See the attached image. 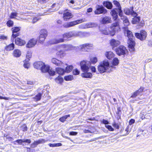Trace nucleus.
<instances>
[{
	"mask_svg": "<svg viewBox=\"0 0 152 152\" xmlns=\"http://www.w3.org/2000/svg\"><path fill=\"white\" fill-rule=\"evenodd\" d=\"M22 130L23 131H26L27 130V127L26 125H23L22 126Z\"/></svg>",
	"mask_w": 152,
	"mask_h": 152,
	"instance_id": "nucleus-59",
	"label": "nucleus"
},
{
	"mask_svg": "<svg viewBox=\"0 0 152 152\" xmlns=\"http://www.w3.org/2000/svg\"><path fill=\"white\" fill-rule=\"evenodd\" d=\"M80 65L82 71L83 72H88L91 66L89 61H83L80 63Z\"/></svg>",
	"mask_w": 152,
	"mask_h": 152,
	"instance_id": "nucleus-4",
	"label": "nucleus"
},
{
	"mask_svg": "<svg viewBox=\"0 0 152 152\" xmlns=\"http://www.w3.org/2000/svg\"><path fill=\"white\" fill-rule=\"evenodd\" d=\"M66 53L63 50H59L56 53V55L58 57L63 58L66 55Z\"/></svg>",
	"mask_w": 152,
	"mask_h": 152,
	"instance_id": "nucleus-29",
	"label": "nucleus"
},
{
	"mask_svg": "<svg viewBox=\"0 0 152 152\" xmlns=\"http://www.w3.org/2000/svg\"><path fill=\"white\" fill-rule=\"evenodd\" d=\"M134 16V17L133 18L132 23L133 24H136L139 22L140 20V18L139 17Z\"/></svg>",
	"mask_w": 152,
	"mask_h": 152,
	"instance_id": "nucleus-36",
	"label": "nucleus"
},
{
	"mask_svg": "<svg viewBox=\"0 0 152 152\" xmlns=\"http://www.w3.org/2000/svg\"><path fill=\"white\" fill-rule=\"evenodd\" d=\"M46 37L45 36L40 34L39 36V42L40 43H43Z\"/></svg>",
	"mask_w": 152,
	"mask_h": 152,
	"instance_id": "nucleus-40",
	"label": "nucleus"
},
{
	"mask_svg": "<svg viewBox=\"0 0 152 152\" xmlns=\"http://www.w3.org/2000/svg\"><path fill=\"white\" fill-rule=\"evenodd\" d=\"M20 30V27H13L12 28V35L11 38V40L13 41L15 38L19 35L18 32Z\"/></svg>",
	"mask_w": 152,
	"mask_h": 152,
	"instance_id": "nucleus-7",
	"label": "nucleus"
},
{
	"mask_svg": "<svg viewBox=\"0 0 152 152\" xmlns=\"http://www.w3.org/2000/svg\"><path fill=\"white\" fill-rule=\"evenodd\" d=\"M50 67L49 65H45L44 63V65H43L40 70L42 72L45 73L48 72L50 70Z\"/></svg>",
	"mask_w": 152,
	"mask_h": 152,
	"instance_id": "nucleus-27",
	"label": "nucleus"
},
{
	"mask_svg": "<svg viewBox=\"0 0 152 152\" xmlns=\"http://www.w3.org/2000/svg\"><path fill=\"white\" fill-rule=\"evenodd\" d=\"M127 43L128 44V47L129 50L131 52H133L134 50V46L135 43L132 39H128Z\"/></svg>",
	"mask_w": 152,
	"mask_h": 152,
	"instance_id": "nucleus-11",
	"label": "nucleus"
},
{
	"mask_svg": "<svg viewBox=\"0 0 152 152\" xmlns=\"http://www.w3.org/2000/svg\"><path fill=\"white\" fill-rule=\"evenodd\" d=\"M40 34L47 37L48 35V31L46 29H43L41 30Z\"/></svg>",
	"mask_w": 152,
	"mask_h": 152,
	"instance_id": "nucleus-45",
	"label": "nucleus"
},
{
	"mask_svg": "<svg viewBox=\"0 0 152 152\" xmlns=\"http://www.w3.org/2000/svg\"><path fill=\"white\" fill-rule=\"evenodd\" d=\"M7 25L9 27H12L13 25V21L10 20H9L7 23Z\"/></svg>",
	"mask_w": 152,
	"mask_h": 152,
	"instance_id": "nucleus-48",
	"label": "nucleus"
},
{
	"mask_svg": "<svg viewBox=\"0 0 152 152\" xmlns=\"http://www.w3.org/2000/svg\"><path fill=\"white\" fill-rule=\"evenodd\" d=\"M102 34L105 35H110L111 31L108 28H105L100 29Z\"/></svg>",
	"mask_w": 152,
	"mask_h": 152,
	"instance_id": "nucleus-26",
	"label": "nucleus"
},
{
	"mask_svg": "<svg viewBox=\"0 0 152 152\" xmlns=\"http://www.w3.org/2000/svg\"><path fill=\"white\" fill-rule=\"evenodd\" d=\"M135 120L133 119H131L129 121V124L130 125H132L135 122Z\"/></svg>",
	"mask_w": 152,
	"mask_h": 152,
	"instance_id": "nucleus-60",
	"label": "nucleus"
},
{
	"mask_svg": "<svg viewBox=\"0 0 152 152\" xmlns=\"http://www.w3.org/2000/svg\"><path fill=\"white\" fill-rule=\"evenodd\" d=\"M73 77L72 75H69L66 76L64 77V79L66 81H70L73 79Z\"/></svg>",
	"mask_w": 152,
	"mask_h": 152,
	"instance_id": "nucleus-44",
	"label": "nucleus"
},
{
	"mask_svg": "<svg viewBox=\"0 0 152 152\" xmlns=\"http://www.w3.org/2000/svg\"><path fill=\"white\" fill-rule=\"evenodd\" d=\"M124 28V33L126 34V36L129 39H132L134 36L132 32L128 29L127 27H125Z\"/></svg>",
	"mask_w": 152,
	"mask_h": 152,
	"instance_id": "nucleus-17",
	"label": "nucleus"
},
{
	"mask_svg": "<svg viewBox=\"0 0 152 152\" xmlns=\"http://www.w3.org/2000/svg\"><path fill=\"white\" fill-rule=\"evenodd\" d=\"M109 67V64L107 60H105L101 62L98 66V70L101 73H103L107 71Z\"/></svg>",
	"mask_w": 152,
	"mask_h": 152,
	"instance_id": "nucleus-1",
	"label": "nucleus"
},
{
	"mask_svg": "<svg viewBox=\"0 0 152 152\" xmlns=\"http://www.w3.org/2000/svg\"><path fill=\"white\" fill-rule=\"evenodd\" d=\"M40 19V18H39L35 17L33 18L32 21V23H34Z\"/></svg>",
	"mask_w": 152,
	"mask_h": 152,
	"instance_id": "nucleus-56",
	"label": "nucleus"
},
{
	"mask_svg": "<svg viewBox=\"0 0 152 152\" xmlns=\"http://www.w3.org/2000/svg\"><path fill=\"white\" fill-rule=\"evenodd\" d=\"M113 126L116 129H118L119 128V126L118 124L115 122H114L113 124Z\"/></svg>",
	"mask_w": 152,
	"mask_h": 152,
	"instance_id": "nucleus-57",
	"label": "nucleus"
},
{
	"mask_svg": "<svg viewBox=\"0 0 152 152\" xmlns=\"http://www.w3.org/2000/svg\"><path fill=\"white\" fill-rule=\"evenodd\" d=\"M21 51L18 49H16L14 50L13 53V56L16 57H19L21 55Z\"/></svg>",
	"mask_w": 152,
	"mask_h": 152,
	"instance_id": "nucleus-30",
	"label": "nucleus"
},
{
	"mask_svg": "<svg viewBox=\"0 0 152 152\" xmlns=\"http://www.w3.org/2000/svg\"><path fill=\"white\" fill-rule=\"evenodd\" d=\"M105 127L110 131H113L114 130L113 128L111 126L109 125H106Z\"/></svg>",
	"mask_w": 152,
	"mask_h": 152,
	"instance_id": "nucleus-54",
	"label": "nucleus"
},
{
	"mask_svg": "<svg viewBox=\"0 0 152 152\" xmlns=\"http://www.w3.org/2000/svg\"><path fill=\"white\" fill-rule=\"evenodd\" d=\"M7 37L4 35H1L0 36V39L3 40H7Z\"/></svg>",
	"mask_w": 152,
	"mask_h": 152,
	"instance_id": "nucleus-61",
	"label": "nucleus"
},
{
	"mask_svg": "<svg viewBox=\"0 0 152 152\" xmlns=\"http://www.w3.org/2000/svg\"><path fill=\"white\" fill-rule=\"evenodd\" d=\"M15 142H17L19 144L21 145L23 142V140L21 139L17 140L14 142V144H15Z\"/></svg>",
	"mask_w": 152,
	"mask_h": 152,
	"instance_id": "nucleus-52",
	"label": "nucleus"
},
{
	"mask_svg": "<svg viewBox=\"0 0 152 152\" xmlns=\"http://www.w3.org/2000/svg\"><path fill=\"white\" fill-rule=\"evenodd\" d=\"M106 57L108 59H110L114 56V54L111 51L107 52L105 53Z\"/></svg>",
	"mask_w": 152,
	"mask_h": 152,
	"instance_id": "nucleus-33",
	"label": "nucleus"
},
{
	"mask_svg": "<svg viewBox=\"0 0 152 152\" xmlns=\"http://www.w3.org/2000/svg\"><path fill=\"white\" fill-rule=\"evenodd\" d=\"M73 74L75 75H78L80 73V71L77 69H74L73 71Z\"/></svg>",
	"mask_w": 152,
	"mask_h": 152,
	"instance_id": "nucleus-55",
	"label": "nucleus"
},
{
	"mask_svg": "<svg viewBox=\"0 0 152 152\" xmlns=\"http://www.w3.org/2000/svg\"><path fill=\"white\" fill-rule=\"evenodd\" d=\"M113 4L115 5L116 7H118V9H116V10H118L117 12L118 13V14L121 15V13L123 12L121 10V6L119 2L116 0L113 1Z\"/></svg>",
	"mask_w": 152,
	"mask_h": 152,
	"instance_id": "nucleus-20",
	"label": "nucleus"
},
{
	"mask_svg": "<svg viewBox=\"0 0 152 152\" xmlns=\"http://www.w3.org/2000/svg\"><path fill=\"white\" fill-rule=\"evenodd\" d=\"M91 63L93 64H95L97 61V59L96 57H94L91 58Z\"/></svg>",
	"mask_w": 152,
	"mask_h": 152,
	"instance_id": "nucleus-47",
	"label": "nucleus"
},
{
	"mask_svg": "<svg viewBox=\"0 0 152 152\" xmlns=\"http://www.w3.org/2000/svg\"><path fill=\"white\" fill-rule=\"evenodd\" d=\"M59 47H61L65 49L66 51H69L73 50H77V47L76 46H73L70 45H63L61 44L59 46Z\"/></svg>",
	"mask_w": 152,
	"mask_h": 152,
	"instance_id": "nucleus-12",
	"label": "nucleus"
},
{
	"mask_svg": "<svg viewBox=\"0 0 152 152\" xmlns=\"http://www.w3.org/2000/svg\"><path fill=\"white\" fill-rule=\"evenodd\" d=\"M86 21L87 20L86 19H82L72 22L66 23L64 24L63 26L65 28H69L78 24L81 23Z\"/></svg>",
	"mask_w": 152,
	"mask_h": 152,
	"instance_id": "nucleus-3",
	"label": "nucleus"
},
{
	"mask_svg": "<svg viewBox=\"0 0 152 152\" xmlns=\"http://www.w3.org/2000/svg\"><path fill=\"white\" fill-rule=\"evenodd\" d=\"M144 89V88L143 87H141L138 90L134 92L131 97L134 98L138 95H142V93Z\"/></svg>",
	"mask_w": 152,
	"mask_h": 152,
	"instance_id": "nucleus-19",
	"label": "nucleus"
},
{
	"mask_svg": "<svg viewBox=\"0 0 152 152\" xmlns=\"http://www.w3.org/2000/svg\"><path fill=\"white\" fill-rule=\"evenodd\" d=\"M77 47V50L82 51L86 50V49H89L90 48L92 47V45L91 44L86 43L80 45L78 46H76Z\"/></svg>",
	"mask_w": 152,
	"mask_h": 152,
	"instance_id": "nucleus-9",
	"label": "nucleus"
},
{
	"mask_svg": "<svg viewBox=\"0 0 152 152\" xmlns=\"http://www.w3.org/2000/svg\"><path fill=\"white\" fill-rule=\"evenodd\" d=\"M135 35L137 38L142 41L146 39L147 37V33L145 31L142 30L140 31V33H135Z\"/></svg>",
	"mask_w": 152,
	"mask_h": 152,
	"instance_id": "nucleus-8",
	"label": "nucleus"
},
{
	"mask_svg": "<svg viewBox=\"0 0 152 152\" xmlns=\"http://www.w3.org/2000/svg\"><path fill=\"white\" fill-rule=\"evenodd\" d=\"M110 44L113 46V49L114 47H116L120 44V42L118 40L112 39L110 41Z\"/></svg>",
	"mask_w": 152,
	"mask_h": 152,
	"instance_id": "nucleus-22",
	"label": "nucleus"
},
{
	"mask_svg": "<svg viewBox=\"0 0 152 152\" xmlns=\"http://www.w3.org/2000/svg\"><path fill=\"white\" fill-rule=\"evenodd\" d=\"M51 62L52 63L58 66H61L63 64L61 61L58 60L55 58H53L52 59Z\"/></svg>",
	"mask_w": 152,
	"mask_h": 152,
	"instance_id": "nucleus-23",
	"label": "nucleus"
},
{
	"mask_svg": "<svg viewBox=\"0 0 152 152\" xmlns=\"http://www.w3.org/2000/svg\"><path fill=\"white\" fill-rule=\"evenodd\" d=\"M94 26V24L93 23H90L88 24L87 27L88 28H91L93 27Z\"/></svg>",
	"mask_w": 152,
	"mask_h": 152,
	"instance_id": "nucleus-64",
	"label": "nucleus"
},
{
	"mask_svg": "<svg viewBox=\"0 0 152 152\" xmlns=\"http://www.w3.org/2000/svg\"><path fill=\"white\" fill-rule=\"evenodd\" d=\"M37 41L36 39H32L29 41L26 45V47L28 48H31L34 46L36 44Z\"/></svg>",
	"mask_w": 152,
	"mask_h": 152,
	"instance_id": "nucleus-21",
	"label": "nucleus"
},
{
	"mask_svg": "<svg viewBox=\"0 0 152 152\" xmlns=\"http://www.w3.org/2000/svg\"><path fill=\"white\" fill-rule=\"evenodd\" d=\"M23 142H26L28 144H30L31 142V141L30 139H27L23 140Z\"/></svg>",
	"mask_w": 152,
	"mask_h": 152,
	"instance_id": "nucleus-62",
	"label": "nucleus"
},
{
	"mask_svg": "<svg viewBox=\"0 0 152 152\" xmlns=\"http://www.w3.org/2000/svg\"><path fill=\"white\" fill-rule=\"evenodd\" d=\"M96 7V10L94 11L95 14H105L107 12V10L102 6L97 5Z\"/></svg>",
	"mask_w": 152,
	"mask_h": 152,
	"instance_id": "nucleus-6",
	"label": "nucleus"
},
{
	"mask_svg": "<svg viewBox=\"0 0 152 152\" xmlns=\"http://www.w3.org/2000/svg\"><path fill=\"white\" fill-rule=\"evenodd\" d=\"M111 22V18L110 17L108 16L102 17L101 18L100 20V23L103 24L110 23Z\"/></svg>",
	"mask_w": 152,
	"mask_h": 152,
	"instance_id": "nucleus-13",
	"label": "nucleus"
},
{
	"mask_svg": "<svg viewBox=\"0 0 152 152\" xmlns=\"http://www.w3.org/2000/svg\"><path fill=\"white\" fill-rule=\"evenodd\" d=\"M133 7H130V9L128 8H125L124 12V13L126 15H131L133 16H137V13L133 10Z\"/></svg>",
	"mask_w": 152,
	"mask_h": 152,
	"instance_id": "nucleus-10",
	"label": "nucleus"
},
{
	"mask_svg": "<svg viewBox=\"0 0 152 152\" xmlns=\"http://www.w3.org/2000/svg\"><path fill=\"white\" fill-rule=\"evenodd\" d=\"M56 72L59 75H63L65 72L64 69L60 67H58L56 69Z\"/></svg>",
	"mask_w": 152,
	"mask_h": 152,
	"instance_id": "nucleus-34",
	"label": "nucleus"
},
{
	"mask_svg": "<svg viewBox=\"0 0 152 152\" xmlns=\"http://www.w3.org/2000/svg\"><path fill=\"white\" fill-rule=\"evenodd\" d=\"M48 72L49 75L51 76H53L55 73V72L53 70H52L50 69V70Z\"/></svg>",
	"mask_w": 152,
	"mask_h": 152,
	"instance_id": "nucleus-53",
	"label": "nucleus"
},
{
	"mask_svg": "<svg viewBox=\"0 0 152 152\" xmlns=\"http://www.w3.org/2000/svg\"><path fill=\"white\" fill-rule=\"evenodd\" d=\"M110 13L113 19L114 20H116L118 17L117 12L115 10H113L111 11Z\"/></svg>",
	"mask_w": 152,
	"mask_h": 152,
	"instance_id": "nucleus-31",
	"label": "nucleus"
},
{
	"mask_svg": "<svg viewBox=\"0 0 152 152\" xmlns=\"http://www.w3.org/2000/svg\"><path fill=\"white\" fill-rule=\"evenodd\" d=\"M55 80L56 83H61L63 82V79L61 76H59L55 79Z\"/></svg>",
	"mask_w": 152,
	"mask_h": 152,
	"instance_id": "nucleus-39",
	"label": "nucleus"
},
{
	"mask_svg": "<svg viewBox=\"0 0 152 152\" xmlns=\"http://www.w3.org/2000/svg\"><path fill=\"white\" fill-rule=\"evenodd\" d=\"M121 14V15L118 14L121 17V19L122 20L124 26L127 27L129 25L130 23L129 21L126 16L123 15V12Z\"/></svg>",
	"mask_w": 152,
	"mask_h": 152,
	"instance_id": "nucleus-15",
	"label": "nucleus"
},
{
	"mask_svg": "<svg viewBox=\"0 0 152 152\" xmlns=\"http://www.w3.org/2000/svg\"><path fill=\"white\" fill-rule=\"evenodd\" d=\"M73 66H72L70 65L67 66L65 70V72L69 73L70 72L72 69Z\"/></svg>",
	"mask_w": 152,
	"mask_h": 152,
	"instance_id": "nucleus-43",
	"label": "nucleus"
},
{
	"mask_svg": "<svg viewBox=\"0 0 152 152\" xmlns=\"http://www.w3.org/2000/svg\"><path fill=\"white\" fill-rule=\"evenodd\" d=\"M103 5L107 9L110 10L113 7V5L111 2L108 1H105L103 2Z\"/></svg>",
	"mask_w": 152,
	"mask_h": 152,
	"instance_id": "nucleus-28",
	"label": "nucleus"
},
{
	"mask_svg": "<svg viewBox=\"0 0 152 152\" xmlns=\"http://www.w3.org/2000/svg\"><path fill=\"white\" fill-rule=\"evenodd\" d=\"M30 64L29 63L27 62L25 63L24 64L23 66L26 69H28L29 67Z\"/></svg>",
	"mask_w": 152,
	"mask_h": 152,
	"instance_id": "nucleus-58",
	"label": "nucleus"
},
{
	"mask_svg": "<svg viewBox=\"0 0 152 152\" xmlns=\"http://www.w3.org/2000/svg\"><path fill=\"white\" fill-rule=\"evenodd\" d=\"M38 145V144L37 141H34L33 143L31 144V147L32 148H35Z\"/></svg>",
	"mask_w": 152,
	"mask_h": 152,
	"instance_id": "nucleus-49",
	"label": "nucleus"
},
{
	"mask_svg": "<svg viewBox=\"0 0 152 152\" xmlns=\"http://www.w3.org/2000/svg\"><path fill=\"white\" fill-rule=\"evenodd\" d=\"M70 117V115H68L64 116H63L60 118L59 120L60 121L62 122H64L66 119Z\"/></svg>",
	"mask_w": 152,
	"mask_h": 152,
	"instance_id": "nucleus-41",
	"label": "nucleus"
},
{
	"mask_svg": "<svg viewBox=\"0 0 152 152\" xmlns=\"http://www.w3.org/2000/svg\"><path fill=\"white\" fill-rule=\"evenodd\" d=\"M31 54L30 51H27L26 55V58L25 60V61L26 62H28L29 61V58L31 57Z\"/></svg>",
	"mask_w": 152,
	"mask_h": 152,
	"instance_id": "nucleus-38",
	"label": "nucleus"
},
{
	"mask_svg": "<svg viewBox=\"0 0 152 152\" xmlns=\"http://www.w3.org/2000/svg\"><path fill=\"white\" fill-rule=\"evenodd\" d=\"M64 38H56L54 40L55 41L54 42V43L56 44L62 42L64 41Z\"/></svg>",
	"mask_w": 152,
	"mask_h": 152,
	"instance_id": "nucleus-42",
	"label": "nucleus"
},
{
	"mask_svg": "<svg viewBox=\"0 0 152 152\" xmlns=\"http://www.w3.org/2000/svg\"><path fill=\"white\" fill-rule=\"evenodd\" d=\"M17 13L16 12H12L10 16V18H14L17 16Z\"/></svg>",
	"mask_w": 152,
	"mask_h": 152,
	"instance_id": "nucleus-50",
	"label": "nucleus"
},
{
	"mask_svg": "<svg viewBox=\"0 0 152 152\" xmlns=\"http://www.w3.org/2000/svg\"><path fill=\"white\" fill-rule=\"evenodd\" d=\"M75 37H87L89 35V33L86 32L75 31Z\"/></svg>",
	"mask_w": 152,
	"mask_h": 152,
	"instance_id": "nucleus-16",
	"label": "nucleus"
},
{
	"mask_svg": "<svg viewBox=\"0 0 152 152\" xmlns=\"http://www.w3.org/2000/svg\"><path fill=\"white\" fill-rule=\"evenodd\" d=\"M119 61L118 58H114L112 64L111 66L112 68H115L116 67L115 66H117L119 63Z\"/></svg>",
	"mask_w": 152,
	"mask_h": 152,
	"instance_id": "nucleus-32",
	"label": "nucleus"
},
{
	"mask_svg": "<svg viewBox=\"0 0 152 152\" xmlns=\"http://www.w3.org/2000/svg\"><path fill=\"white\" fill-rule=\"evenodd\" d=\"M119 20H116L115 23H113L110 26V29L111 31L110 35L113 36L116 32L120 31V27L119 26Z\"/></svg>",
	"mask_w": 152,
	"mask_h": 152,
	"instance_id": "nucleus-2",
	"label": "nucleus"
},
{
	"mask_svg": "<svg viewBox=\"0 0 152 152\" xmlns=\"http://www.w3.org/2000/svg\"><path fill=\"white\" fill-rule=\"evenodd\" d=\"M73 15L69 12L65 11L63 13V18L64 20L65 21H68L69 19L72 18Z\"/></svg>",
	"mask_w": 152,
	"mask_h": 152,
	"instance_id": "nucleus-18",
	"label": "nucleus"
},
{
	"mask_svg": "<svg viewBox=\"0 0 152 152\" xmlns=\"http://www.w3.org/2000/svg\"><path fill=\"white\" fill-rule=\"evenodd\" d=\"M77 133L75 132H71L69 133V134L71 135H76L77 134Z\"/></svg>",
	"mask_w": 152,
	"mask_h": 152,
	"instance_id": "nucleus-63",
	"label": "nucleus"
},
{
	"mask_svg": "<svg viewBox=\"0 0 152 152\" xmlns=\"http://www.w3.org/2000/svg\"><path fill=\"white\" fill-rule=\"evenodd\" d=\"M44 63L42 61H37L34 63V66L35 68L41 69L44 65Z\"/></svg>",
	"mask_w": 152,
	"mask_h": 152,
	"instance_id": "nucleus-24",
	"label": "nucleus"
},
{
	"mask_svg": "<svg viewBox=\"0 0 152 152\" xmlns=\"http://www.w3.org/2000/svg\"><path fill=\"white\" fill-rule=\"evenodd\" d=\"M15 45L12 43L7 46L6 50L7 51H10L13 50L14 48Z\"/></svg>",
	"mask_w": 152,
	"mask_h": 152,
	"instance_id": "nucleus-37",
	"label": "nucleus"
},
{
	"mask_svg": "<svg viewBox=\"0 0 152 152\" xmlns=\"http://www.w3.org/2000/svg\"><path fill=\"white\" fill-rule=\"evenodd\" d=\"M72 37H75V31L66 33L63 35V37L65 40Z\"/></svg>",
	"mask_w": 152,
	"mask_h": 152,
	"instance_id": "nucleus-14",
	"label": "nucleus"
},
{
	"mask_svg": "<svg viewBox=\"0 0 152 152\" xmlns=\"http://www.w3.org/2000/svg\"><path fill=\"white\" fill-rule=\"evenodd\" d=\"M37 141L38 143V144L44 143L47 141L46 140H45L43 139H40Z\"/></svg>",
	"mask_w": 152,
	"mask_h": 152,
	"instance_id": "nucleus-51",
	"label": "nucleus"
},
{
	"mask_svg": "<svg viewBox=\"0 0 152 152\" xmlns=\"http://www.w3.org/2000/svg\"><path fill=\"white\" fill-rule=\"evenodd\" d=\"M116 53L119 56H124L126 54L127 50L126 48L123 45H120L115 49Z\"/></svg>",
	"mask_w": 152,
	"mask_h": 152,
	"instance_id": "nucleus-5",
	"label": "nucleus"
},
{
	"mask_svg": "<svg viewBox=\"0 0 152 152\" xmlns=\"http://www.w3.org/2000/svg\"><path fill=\"white\" fill-rule=\"evenodd\" d=\"M15 41V43L16 44L20 46L24 45L26 43V42L24 40L18 37L16 39Z\"/></svg>",
	"mask_w": 152,
	"mask_h": 152,
	"instance_id": "nucleus-25",
	"label": "nucleus"
},
{
	"mask_svg": "<svg viewBox=\"0 0 152 152\" xmlns=\"http://www.w3.org/2000/svg\"><path fill=\"white\" fill-rule=\"evenodd\" d=\"M82 76L85 78H91L92 77V74L91 73H88L87 72H84L81 74Z\"/></svg>",
	"mask_w": 152,
	"mask_h": 152,
	"instance_id": "nucleus-35",
	"label": "nucleus"
},
{
	"mask_svg": "<svg viewBox=\"0 0 152 152\" xmlns=\"http://www.w3.org/2000/svg\"><path fill=\"white\" fill-rule=\"evenodd\" d=\"M42 94L41 93H39L34 98L36 101L40 100L41 99Z\"/></svg>",
	"mask_w": 152,
	"mask_h": 152,
	"instance_id": "nucleus-46",
	"label": "nucleus"
}]
</instances>
